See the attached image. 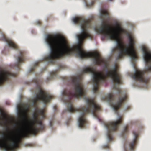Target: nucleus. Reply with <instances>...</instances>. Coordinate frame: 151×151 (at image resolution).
<instances>
[{"label": "nucleus", "instance_id": "17", "mask_svg": "<svg viewBox=\"0 0 151 151\" xmlns=\"http://www.w3.org/2000/svg\"><path fill=\"white\" fill-rule=\"evenodd\" d=\"M41 23L42 22L40 21H37L35 22V24L36 25H40Z\"/></svg>", "mask_w": 151, "mask_h": 151}, {"label": "nucleus", "instance_id": "3", "mask_svg": "<svg viewBox=\"0 0 151 151\" xmlns=\"http://www.w3.org/2000/svg\"><path fill=\"white\" fill-rule=\"evenodd\" d=\"M108 15L109 13L107 11L103 10L101 11V18L102 19V23L99 28L96 27L95 28V31L97 33L108 37L110 39L116 42L117 46L113 50V52H118L116 60L122 58L125 55H127L131 57L132 62L134 64V61L138 58V56L134 46L135 43L134 38L129 35V44L124 45L121 41V35L122 33H126V30L123 28L120 24L117 23L115 24V27L111 28L107 24L105 16Z\"/></svg>", "mask_w": 151, "mask_h": 151}, {"label": "nucleus", "instance_id": "15", "mask_svg": "<svg viewBox=\"0 0 151 151\" xmlns=\"http://www.w3.org/2000/svg\"><path fill=\"white\" fill-rule=\"evenodd\" d=\"M57 71V70H55L51 72L50 73L51 76L47 78L46 80L47 82H48L49 81L52 80L53 78V76L56 75Z\"/></svg>", "mask_w": 151, "mask_h": 151}, {"label": "nucleus", "instance_id": "10", "mask_svg": "<svg viewBox=\"0 0 151 151\" xmlns=\"http://www.w3.org/2000/svg\"><path fill=\"white\" fill-rule=\"evenodd\" d=\"M17 74L10 72L6 70L0 68V86L9 80L11 77H16Z\"/></svg>", "mask_w": 151, "mask_h": 151}, {"label": "nucleus", "instance_id": "2", "mask_svg": "<svg viewBox=\"0 0 151 151\" xmlns=\"http://www.w3.org/2000/svg\"><path fill=\"white\" fill-rule=\"evenodd\" d=\"M65 78L71 83L73 87L74 91L73 92L66 89L64 90L62 93L63 98L62 100L65 103L67 104V110L69 112H80V116L78 119L79 127L80 128L85 127V124L87 122L86 115L89 113L92 114L95 117L100 121L97 111L101 110V107L96 103L95 99H86V102L87 106L86 107L83 106L76 108L73 106V98L81 97L85 96L86 94L84 86L81 82L82 78L81 74Z\"/></svg>", "mask_w": 151, "mask_h": 151}, {"label": "nucleus", "instance_id": "18", "mask_svg": "<svg viewBox=\"0 0 151 151\" xmlns=\"http://www.w3.org/2000/svg\"><path fill=\"white\" fill-rule=\"evenodd\" d=\"M131 108V106H128L125 109V111H127L128 110L130 109Z\"/></svg>", "mask_w": 151, "mask_h": 151}, {"label": "nucleus", "instance_id": "8", "mask_svg": "<svg viewBox=\"0 0 151 151\" xmlns=\"http://www.w3.org/2000/svg\"><path fill=\"white\" fill-rule=\"evenodd\" d=\"M32 81L37 85V88L39 90V92L36 94L35 98L32 100L33 106L36 107L37 102L40 101H42L45 104H46L49 102L52 98V96L47 92L41 89L40 84V80L36 78L33 79Z\"/></svg>", "mask_w": 151, "mask_h": 151}, {"label": "nucleus", "instance_id": "7", "mask_svg": "<svg viewBox=\"0 0 151 151\" xmlns=\"http://www.w3.org/2000/svg\"><path fill=\"white\" fill-rule=\"evenodd\" d=\"M3 134L2 139H0V148L5 151H15L19 148L21 142L16 135L14 137L11 138L9 135L0 131V134Z\"/></svg>", "mask_w": 151, "mask_h": 151}, {"label": "nucleus", "instance_id": "16", "mask_svg": "<svg viewBox=\"0 0 151 151\" xmlns=\"http://www.w3.org/2000/svg\"><path fill=\"white\" fill-rule=\"evenodd\" d=\"M38 63H36L35 65L30 70V72H33L35 70V67L37 66H38Z\"/></svg>", "mask_w": 151, "mask_h": 151}, {"label": "nucleus", "instance_id": "9", "mask_svg": "<svg viewBox=\"0 0 151 151\" xmlns=\"http://www.w3.org/2000/svg\"><path fill=\"white\" fill-rule=\"evenodd\" d=\"M122 117L119 115L118 116V119L117 121L105 123V126L108 130L107 136L109 141L112 140L113 139L111 132L117 130L118 125L122 123Z\"/></svg>", "mask_w": 151, "mask_h": 151}, {"label": "nucleus", "instance_id": "14", "mask_svg": "<svg viewBox=\"0 0 151 151\" xmlns=\"http://www.w3.org/2000/svg\"><path fill=\"white\" fill-rule=\"evenodd\" d=\"M128 134V126H126L124 128V130L122 131L121 136L123 137H125L127 136Z\"/></svg>", "mask_w": 151, "mask_h": 151}, {"label": "nucleus", "instance_id": "1", "mask_svg": "<svg viewBox=\"0 0 151 151\" xmlns=\"http://www.w3.org/2000/svg\"><path fill=\"white\" fill-rule=\"evenodd\" d=\"M75 24L80 25L82 33L77 35L79 44L77 46H70L63 37L58 35H48L45 40L50 47V54L44 58L52 64H54L55 60L75 54L81 59L92 58L96 65H104L107 68V61L98 53L87 52L82 49L81 45L84 40L87 38H92V36L88 33L87 29L91 27V19H86L81 17H76L73 19Z\"/></svg>", "mask_w": 151, "mask_h": 151}, {"label": "nucleus", "instance_id": "21", "mask_svg": "<svg viewBox=\"0 0 151 151\" xmlns=\"http://www.w3.org/2000/svg\"><path fill=\"white\" fill-rule=\"evenodd\" d=\"M54 109L55 110V111L57 110V106H54Z\"/></svg>", "mask_w": 151, "mask_h": 151}, {"label": "nucleus", "instance_id": "12", "mask_svg": "<svg viewBox=\"0 0 151 151\" xmlns=\"http://www.w3.org/2000/svg\"><path fill=\"white\" fill-rule=\"evenodd\" d=\"M17 63L16 64L15 66L18 69H20L21 63L24 62L25 60L24 52V51H20V55L17 57Z\"/></svg>", "mask_w": 151, "mask_h": 151}, {"label": "nucleus", "instance_id": "5", "mask_svg": "<svg viewBox=\"0 0 151 151\" xmlns=\"http://www.w3.org/2000/svg\"><path fill=\"white\" fill-rule=\"evenodd\" d=\"M29 107V105L26 104L21 109L19 112V116L22 119V121L18 129L16 135L21 141L22 138L26 137L28 134L36 135L45 128L42 120L38 119L39 115L42 117V119L45 118L46 116L44 110H37L33 114L34 121H30L28 119L27 116Z\"/></svg>", "mask_w": 151, "mask_h": 151}, {"label": "nucleus", "instance_id": "20", "mask_svg": "<svg viewBox=\"0 0 151 151\" xmlns=\"http://www.w3.org/2000/svg\"><path fill=\"white\" fill-rule=\"evenodd\" d=\"M53 124V122L52 121H51L50 122V127H52Z\"/></svg>", "mask_w": 151, "mask_h": 151}, {"label": "nucleus", "instance_id": "19", "mask_svg": "<svg viewBox=\"0 0 151 151\" xmlns=\"http://www.w3.org/2000/svg\"><path fill=\"white\" fill-rule=\"evenodd\" d=\"M104 147L105 148H109V145H107L104 146Z\"/></svg>", "mask_w": 151, "mask_h": 151}, {"label": "nucleus", "instance_id": "23", "mask_svg": "<svg viewBox=\"0 0 151 151\" xmlns=\"http://www.w3.org/2000/svg\"><path fill=\"white\" fill-rule=\"evenodd\" d=\"M125 151H128L126 149H125Z\"/></svg>", "mask_w": 151, "mask_h": 151}, {"label": "nucleus", "instance_id": "13", "mask_svg": "<svg viewBox=\"0 0 151 151\" xmlns=\"http://www.w3.org/2000/svg\"><path fill=\"white\" fill-rule=\"evenodd\" d=\"M2 36V40L6 42L9 47L15 49H18V46L13 42L8 39L4 35H3Z\"/></svg>", "mask_w": 151, "mask_h": 151}, {"label": "nucleus", "instance_id": "6", "mask_svg": "<svg viewBox=\"0 0 151 151\" xmlns=\"http://www.w3.org/2000/svg\"><path fill=\"white\" fill-rule=\"evenodd\" d=\"M142 50L144 52V59L146 63L145 70L144 71L137 70L136 73L132 75V77L136 81L147 84L149 79L145 77L144 74L146 72H151V51L145 47H142Z\"/></svg>", "mask_w": 151, "mask_h": 151}, {"label": "nucleus", "instance_id": "22", "mask_svg": "<svg viewBox=\"0 0 151 151\" xmlns=\"http://www.w3.org/2000/svg\"><path fill=\"white\" fill-rule=\"evenodd\" d=\"M95 1H93L92 2L91 5H93Z\"/></svg>", "mask_w": 151, "mask_h": 151}, {"label": "nucleus", "instance_id": "11", "mask_svg": "<svg viewBox=\"0 0 151 151\" xmlns=\"http://www.w3.org/2000/svg\"><path fill=\"white\" fill-rule=\"evenodd\" d=\"M133 134L134 136V139L129 144L130 151H133L135 146L137 143V138L138 135V132L136 131H133Z\"/></svg>", "mask_w": 151, "mask_h": 151}, {"label": "nucleus", "instance_id": "4", "mask_svg": "<svg viewBox=\"0 0 151 151\" xmlns=\"http://www.w3.org/2000/svg\"><path fill=\"white\" fill-rule=\"evenodd\" d=\"M88 73L93 74V91L94 93L97 92L100 83H105L107 78H109L112 80L114 83L113 88L118 91V101L116 103L113 102L114 95L112 93H109L106 97L102 98V99L104 101H109L111 106L114 110L115 113L119 115L118 109L121 106L123 103L126 100L127 95L126 92L122 91L119 87V85L122 84L123 83L122 76L118 73L117 67L115 66L113 68L109 69L106 71L105 74H104L103 71L96 72L95 68L89 67L84 69L82 74Z\"/></svg>", "mask_w": 151, "mask_h": 151}]
</instances>
